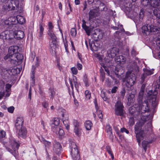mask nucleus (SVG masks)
<instances>
[{"label":"nucleus","mask_w":160,"mask_h":160,"mask_svg":"<svg viewBox=\"0 0 160 160\" xmlns=\"http://www.w3.org/2000/svg\"><path fill=\"white\" fill-rule=\"evenodd\" d=\"M160 86V76L159 79L154 82L152 84V89L149 91L148 93V97L143 98L142 99L141 102H138L139 105V113L141 114L148 112L149 110L150 107L149 106L148 100L150 103H152V106L155 107L157 105V102L156 100L157 95L158 91Z\"/></svg>","instance_id":"f257e3e1"},{"label":"nucleus","mask_w":160,"mask_h":160,"mask_svg":"<svg viewBox=\"0 0 160 160\" xmlns=\"http://www.w3.org/2000/svg\"><path fill=\"white\" fill-rule=\"evenodd\" d=\"M153 116L151 115H142L141 119L137 123L134 127L135 133L139 146L141 144V141L143 138L144 131L151 129L152 119Z\"/></svg>","instance_id":"f03ea898"},{"label":"nucleus","mask_w":160,"mask_h":160,"mask_svg":"<svg viewBox=\"0 0 160 160\" xmlns=\"http://www.w3.org/2000/svg\"><path fill=\"white\" fill-rule=\"evenodd\" d=\"M136 81L135 74L130 72H127L125 77L123 78V81L125 83V87H124L120 92L121 95L124 98L126 92L129 93L128 91H132V86Z\"/></svg>","instance_id":"7ed1b4c3"},{"label":"nucleus","mask_w":160,"mask_h":160,"mask_svg":"<svg viewBox=\"0 0 160 160\" xmlns=\"http://www.w3.org/2000/svg\"><path fill=\"white\" fill-rule=\"evenodd\" d=\"M142 29L143 33L146 35H150L159 33L160 28L151 24H146L142 27Z\"/></svg>","instance_id":"20e7f679"},{"label":"nucleus","mask_w":160,"mask_h":160,"mask_svg":"<svg viewBox=\"0 0 160 160\" xmlns=\"http://www.w3.org/2000/svg\"><path fill=\"white\" fill-rule=\"evenodd\" d=\"M124 107L122 103L118 100L115 103L114 108L115 114L118 116H122L124 114Z\"/></svg>","instance_id":"39448f33"},{"label":"nucleus","mask_w":160,"mask_h":160,"mask_svg":"<svg viewBox=\"0 0 160 160\" xmlns=\"http://www.w3.org/2000/svg\"><path fill=\"white\" fill-rule=\"evenodd\" d=\"M37 62L35 64V66L34 65L32 66V69L31 74V86H33L35 84V70L36 67L39 65L40 60L38 59V58H36Z\"/></svg>","instance_id":"423d86ee"},{"label":"nucleus","mask_w":160,"mask_h":160,"mask_svg":"<svg viewBox=\"0 0 160 160\" xmlns=\"http://www.w3.org/2000/svg\"><path fill=\"white\" fill-rule=\"evenodd\" d=\"M18 68H13L7 70L3 69L2 70L1 74L2 76H4L7 73H8L10 75H15L19 73V71Z\"/></svg>","instance_id":"0eeeda50"},{"label":"nucleus","mask_w":160,"mask_h":160,"mask_svg":"<svg viewBox=\"0 0 160 160\" xmlns=\"http://www.w3.org/2000/svg\"><path fill=\"white\" fill-rule=\"evenodd\" d=\"M18 48L17 46H10L8 49V53L7 55H8V57H12V56H15L18 53Z\"/></svg>","instance_id":"6e6552de"},{"label":"nucleus","mask_w":160,"mask_h":160,"mask_svg":"<svg viewBox=\"0 0 160 160\" xmlns=\"http://www.w3.org/2000/svg\"><path fill=\"white\" fill-rule=\"evenodd\" d=\"M144 73L142 74L141 77V82H143L144 81L145 78L148 76L151 75L153 74V70H150L147 68H144L143 69Z\"/></svg>","instance_id":"1a4fd4ad"},{"label":"nucleus","mask_w":160,"mask_h":160,"mask_svg":"<svg viewBox=\"0 0 160 160\" xmlns=\"http://www.w3.org/2000/svg\"><path fill=\"white\" fill-rule=\"evenodd\" d=\"M119 49L116 48H113L107 51L108 56L112 58L116 56L119 52Z\"/></svg>","instance_id":"9d476101"},{"label":"nucleus","mask_w":160,"mask_h":160,"mask_svg":"<svg viewBox=\"0 0 160 160\" xmlns=\"http://www.w3.org/2000/svg\"><path fill=\"white\" fill-rule=\"evenodd\" d=\"M69 82L70 86L72 90V91H73V84L77 89L78 88L80 84L78 82L77 78L75 76H72V79H69Z\"/></svg>","instance_id":"9b49d317"},{"label":"nucleus","mask_w":160,"mask_h":160,"mask_svg":"<svg viewBox=\"0 0 160 160\" xmlns=\"http://www.w3.org/2000/svg\"><path fill=\"white\" fill-rule=\"evenodd\" d=\"M62 149V147L60 143L55 141L53 144V150L55 153L58 155L61 153Z\"/></svg>","instance_id":"f8f14e48"},{"label":"nucleus","mask_w":160,"mask_h":160,"mask_svg":"<svg viewBox=\"0 0 160 160\" xmlns=\"http://www.w3.org/2000/svg\"><path fill=\"white\" fill-rule=\"evenodd\" d=\"M89 45L90 49L92 51H96L98 50L99 45L97 41H89Z\"/></svg>","instance_id":"ddd939ff"},{"label":"nucleus","mask_w":160,"mask_h":160,"mask_svg":"<svg viewBox=\"0 0 160 160\" xmlns=\"http://www.w3.org/2000/svg\"><path fill=\"white\" fill-rule=\"evenodd\" d=\"M18 137L19 138H25L27 137V132L25 127H22L20 129L17 130Z\"/></svg>","instance_id":"4468645a"},{"label":"nucleus","mask_w":160,"mask_h":160,"mask_svg":"<svg viewBox=\"0 0 160 160\" xmlns=\"http://www.w3.org/2000/svg\"><path fill=\"white\" fill-rule=\"evenodd\" d=\"M23 120L22 117H18L16 120L15 127L17 130L20 129L22 127H25L23 126Z\"/></svg>","instance_id":"2eb2a0df"},{"label":"nucleus","mask_w":160,"mask_h":160,"mask_svg":"<svg viewBox=\"0 0 160 160\" xmlns=\"http://www.w3.org/2000/svg\"><path fill=\"white\" fill-rule=\"evenodd\" d=\"M70 148L71 150L72 156H75V155L79 154L78 150L77 148V145L74 142H72L71 143Z\"/></svg>","instance_id":"dca6fc26"},{"label":"nucleus","mask_w":160,"mask_h":160,"mask_svg":"<svg viewBox=\"0 0 160 160\" xmlns=\"http://www.w3.org/2000/svg\"><path fill=\"white\" fill-rule=\"evenodd\" d=\"M145 85L143 84L141 87L140 91L139 92V95L137 101L139 102H141L142 99L143 97L144 93L145 91Z\"/></svg>","instance_id":"f3484780"},{"label":"nucleus","mask_w":160,"mask_h":160,"mask_svg":"<svg viewBox=\"0 0 160 160\" xmlns=\"http://www.w3.org/2000/svg\"><path fill=\"white\" fill-rule=\"evenodd\" d=\"M52 130L56 134H58L59 136H62L64 134V131L61 128L59 127H56L52 128Z\"/></svg>","instance_id":"a211bd4d"},{"label":"nucleus","mask_w":160,"mask_h":160,"mask_svg":"<svg viewBox=\"0 0 160 160\" xmlns=\"http://www.w3.org/2000/svg\"><path fill=\"white\" fill-rule=\"evenodd\" d=\"M135 93V91H132L129 94L128 100V103L130 105H131V103H133L134 102Z\"/></svg>","instance_id":"6ab92c4d"},{"label":"nucleus","mask_w":160,"mask_h":160,"mask_svg":"<svg viewBox=\"0 0 160 160\" xmlns=\"http://www.w3.org/2000/svg\"><path fill=\"white\" fill-rule=\"evenodd\" d=\"M82 27L85 31L87 35L89 36L90 35L92 31V29L89 27L87 26L86 24V22L84 20H82Z\"/></svg>","instance_id":"aec40b11"},{"label":"nucleus","mask_w":160,"mask_h":160,"mask_svg":"<svg viewBox=\"0 0 160 160\" xmlns=\"http://www.w3.org/2000/svg\"><path fill=\"white\" fill-rule=\"evenodd\" d=\"M40 140L41 142L44 145L45 147L46 151L47 150V149H49L51 147V142L50 141L46 140L45 138L43 137H41L40 139Z\"/></svg>","instance_id":"412c9836"},{"label":"nucleus","mask_w":160,"mask_h":160,"mask_svg":"<svg viewBox=\"0 0 160 160\" xmlns=\"http://www.w3.org/2000/svg\"><path fill=\"white\" fill-rule=\"evenodd\" d=\"M89 20L91 21L94 18L96 17L98 14V12L95 9H92L90 10L89 12Z\"/></svg>","instance_id":"4be33fe9"},{"label":"nucleus","mask_w":160,"mask_h":160,"mask_svg":"<svg viewBox=\"0 0 160 160\" xmlns=\"http://www.w3.org/2000/svg\"><path fill=\"white\" fill-rule=\"evenodd\" d=\"M11 18H9L4 21V23L7 26L8 28H12L15 26V24L13 23V22L11 21Z\"/></svg>","instance_id":"5701e85b"},{"label":"nucleus","mask_w":160,"mask_h":160,"mask_svg":"<svg viewBox=\"0 0 160 160\" xmlns=\"http://www.w3.org/2000/svg\"><path fill=\"white\" fill-rule=\"evenodd\" d=\"M154 15L157 18V22L160 23V8L155 9L153 12Z\"/></svg>","instance_id":"b1692460"},{"label":"nucleus","mask_w":160,"mask_h":160,"mask_svg":"<svg viewBox=\"0 0 160 160\" xmlns=\"http://www.w3.org/2000/svg\"><path fill=\"white\" fill-rule=\"evenodd\" d=\"M11 57H8V55H7L5 57V59L8 60L10 61V62L13 65H17L18 62H19L15 58V59H13Z\"/></svg>","instance_id":"393cba45"},{"label":"nucleus","mask_w":160,"mask_h":160,"mask_svg":"<svg viewBox=\"0 0 160 160\" xmlns=\"http://www.w3.org/2000/svg\"><path fill=\"white\" fill-rule=\"evenodd\" d=\"M15 37L18 39L22 38L24 37V32L21 30L18 31L15 33Z\"/></svg>","instance_id":"a878e982"},{"label":"nucleus","mask_w":160,"mask_h":160,"mask_svg":"<svg viewBox=\"0 0 160 160\" xmlns=\"http://www.w3.org/2000/svg\"><path fill=\"white\" fill-rule=\"evenodd\" d=\"M160 4V0H150V5L154 8L158 7Z\"/></svg>","instance_id":"bb28decb"},{"label":"nucleus","mask_w":160,"mask_h":160,"mask_svg":"<svg viewBox=\"0 0 160 160\" xmlns=\"http://www.w3.org/2000/svg\"><path fill=\"white\" fill-rule=\"evenodd\" d=\"M115 61L116 62H118L119 63L122 62H124L126 60L125 57L122 55H119L117 56L115 58Z\"/></svg>","instance_id":"cd10ccee"},{"label":"nucleus","mask_w":160,"mask_h":160,"mask_svg":"<svg viewBox=\"0 0 160 160\" xmlns=\"http://www.w3.org/2000/svg\"><path fill=\"white\" fill-rule=\"evenodd\" d=\"M10 143L12 145V148H18L19 146V145L14 138H11L10 139Z\"/></svg>","instance_id":"c85d7f7f"},{"label":"nucleus","mask_w":160,"mask_h":160,"mask_svg":"<svg viewBox=\"0 0 160 160\" xmlns=\"http://www.w3.org/2000/svg\"><path fill=\"white\" fill-rule=\"evenodd\" d=\"M106 128L107 132L109 135L110 138L112 139L113 138V136L111 127L108 124L106 126Z\"/></svg>","instance_id":"c756f323"},{"label":"nucleus","mask_w":160,"mask_h":160,"mask_svg":"<svg viewBox=\"0 0 160 160\" xmlns=\"http://www.w3.org/2000/svg\"><path fill=\"white\" fill-rule=\"evenodd\" d=\"M18 22L20 24H23L25 22L24 18L21 16L18 15L16 17Z\"/></svg>","instance_id":"7c9ffc66"},{"label":"nucleus","mask_w":160,"mask_h":160,"mask_svg":"<svg viewBox=\"0 0 160 160\" xmlns=\"http://www.w3.org/2000/svg\"><path fill=\"white\" fill-rule=\"evenodd\" d=\"M14 57H15V58L18 61L19 63L21 62L23 59V55L19 53L16 54Z\"/></svg>","instance_id":"2f4dec72"},{"label":"nucleus","mask_w":160,"mask_h":160,"mask_svg":"<svg viewBox=\"0 0 160 160\" xmlns=\"http://www.w3.org/2000/svg\"><path fill=\"white\" fill-rule=\"evenodd\" d=\"M84 125L86 129L88 130H89L91 129L92 126V124L91 121H87L85 122Z\"/></svg>","instance_id":"473e14b6"},{"label":"nucleus","mask_w":160,"mask_h":160,"mask_svg":"<svg viewBox=\"0 0 160 160\" xmlns=\"http://www.w3.org/2000/svg\"><path fill=\"white\" fill-rule=\"evenodd\" d=\"M82 132V130L80 127L74 128V132L79 137L81 136Z\"/></svg>","instance_id":"72a5a7b5"},{"label":"nucleus","mask_w":160,"mask_h":160,"mask_svg":"<svg viewBox=\"0 0 160 160\" xmlns=\"http://www.w3.org/2000/svg\"><path fill=\"white\" fill-rule=\"evenodd\" d=\"M144 11L143 9H141L139 14V21L138 22V23H140L142 22V20L144 17Z\"/></svg>","instance_id":"f704fd0d"},{"label":"nucleus","mask_w":160,"mask_h":160,"mask_svg":"<svg viewBox=\"0 0 160 160\" xmlns=\"http://www.w3.org/2000/svg\"><path fill=\"white\" fill-rule=\"evenodd\" d=\"M57 41L52 40L49 43V45L52 50L55 49L57 47Z\"/></svg>","instance_id":"c9c22d12"},{"label":"nucleus","mask_w":160,"mask_h":160,"mask_svg":"<svg viewBox=\"0 0 160 160\" xmlns=\"http://www.w3.org/2000/svg\"><path fill=\"white\" fill-rule=\"evenodd\" d=\"M50 40H57V38L54 34L53 32H48Z\"/></svg>","instance_id":"e433bc0d"},{"label":"nucleus","mask_w":160,"mask_h":160,"mask_svg":"<svg viewBox=\"0 0 160 160\" xmlns=\"http://www.w3.org/2000/svg\"><path fill=\"white\" fill-rule=\"evenodd\" d=\"M59 124V119L58 118H55L53 121V122H52V124L54 125V126H52V128L53 127H59L58 126V125Z\"/></svg>","instance_id":"4c0bfd02"},{"label":"nucleus","mask_w":160,"mask_h":160,"mask_svg":"<svg viewBox=\"0 0 160 160\" xmlns=\"http://www.w3.org/2000/svg\"><path fill=\"white\" fill-rule=\"evenodd\" d=\"M49 92L50 93V96L51 97V98L53 99L56 94V90H55L53 88H50L49 89Z\"/></svg>","instance_id":"58836bf2"},{"label":"nucleus","mask_w":160,"mask_h":160,"mask_svg":"<svg viewBox=\"0 0 160 160\" xmlns=\"http://www.w3.org/2000/svg\"><path fill=\"white\" fill-rule=\"evenodd\" d=\"M12 2V4L13 6L14 9H15L18 8L19 6V1L17 0H11Z\"/></svg>","instance_id":"ea45409f"},{"label":"nucleus","mask_w":160,"mask_h":160,"mask_svg":"<svg viewBox=\"0 0 160 160\" xmlns=\"http://www.w3.org/2000/svg\"><path fill=\"white\" fill-rule=\"evenodd\" d=\"M39 37L40 38H41L42 37L43 35V32L44 30V28L43 27L41 23L39 24Z\"/></svg>","instance_id":"a19ab883"},{"label":"nucleus","mask_w":160,"mask_h":160,"mask_svg":"<svg viewBox=\"0 0 160 160\" xmlns=\"http://www.w3.org/2000/svg\"><path fill=\"white\" fill-rule=\"evenodd\" d=\"M100 76L102 77V82L104 80L105 78V73L104 70L102 68H101L100 70Z\"/></svg>","instance_id":"79ce46f5"},{"label":"nucleus","mask_w":160,"mask_h":160,"mask_svg":"<svg viewBox=\"0 0 160 160\" xmlns=\"http://www.w3.org/2000/svg\"><path fill=\"white\" fill-rule=\"evenodd\" d=\"M85 99L86 100H89L91 97V93L90 91L88 90H86L85 92Z\"/></svg>","instance_id":"37998d69"},{"label":"nucleus","mask_w":160,"mask_h":160,"mask_svg":"<svg viewBox=\"0 0 160 160\" xmlns=\"http://www.w3.org/2000/svg\"><path fill=\"white\" fill-rule=\"evenodd\" d=\"M48 32H52L53 31V29L54 27L51 22H49L48 24Z\"/></svg>","instance_id":"c03bdc74"},{"label":"nucleus","mask_w":160,"mask_h":160,"mask_svg":"<svg viewBox=\"0 0 160 160\" xmlns=\"http://www.w3.org/2000/svg\"><path fill=\"white\" fill-rule=\"evenodd\" d=\"M149 142L147 141H143L142 142V145L145 152H146L147 149L148 145Z\"/></svg>","instance_id":"a18cd8bd"},{"label":"nucleus","mask_w":160,"mask_h":160,"mask_svg":"<svg viewBox=\"0 0 160 160\" xmlns=\"http://www.w3.org/2000/svg\"><path fill=\"white\" fill-rule=\"evenodd\" d=\"M6 5L8 7V8L9 9V10H15V9H14V8H13V6L12 4V2L11 0L8 1Z\"/></svg>","instance_id":"49530a36"},{"label":"nucleus","mask_w":160,"mask_h":160,"mask_svg":"<svg viewBox=\"0 0 160 160\" xmlns=\"http://www.w3.org/2000/svg\"><path fill=\"white\" fill-rule=\"evenodd\" d=\"M149 0H142L141 4L144 7H146L148 5H150V2Z\"/></svg>","instance_id":"de8ad7c7"},{"label":"nucleus","mask_w":160,"mask_h":160,"mask_svg":"<svg viewBox=\"0 0 160 160\" xmlns=\"http://www.w3.org/2000/svg\"><path fill=\"white\" fill-rule=\"evenodd\" d=\"M98 8L100 11H106L107 10L108 8H107L105 6L104 4L103 3V5H101V4H100L99 7Z\"/></svg>","instance_id":"09e8293b"},{"label":"nucleus","mask_w":160,"mask_h":160,"mask_svg":"<svg viewBox=\"0 0 160 160\" xmlns=\"http://www.w3.org/2000/svg\"><path fill=\"white\" fill-rule=\"evenodd\" d=\"M106 149L108 153L111 155L112 158L113 159L114 157L112 153V152L111 150L110 147L108 146H107L106 147Z\"/></svg>","instance_id":"8fccbe9b"},{"label":"nucleus","mask_w":160,"mask_h":160,"mask_svg":"<svg viewBox=\"0 0 160 160\" xmlns=\"http://www.w3.org/2000/svg\"><path fill=\"white\" fill-rule=\"evenodd\" d=\"M83 81L85 84V86L86 87L88 86H89V84L87 75H84L83 78Z\"/></svg>","instance_id":"3c124183"},{"label":"nucleus","mask_w":160,"mask_h":160,"mask_svg":"<svg viewBox=\"0 0 160 160\" xmlns=\"http://www.w3.org/2000/svg\"><path fill=\"white\" fill-rule=\"evenodd\" d=\"M63 124L65 126L67 130H69V126L68 125L69 122L68 120H64L63 121Z\"/></svg>","instance_id":"603ef678"},{"label":"nucleus","mask_w":160,"mask_h":160,"mask_svg":"<svg viewBox=\"0 0 160 160\" xmlns=\"http://www.w3.org/2000/svg\"><path fill=\"white\" fill-rule=\"evenodd\" d=\"M154 41L155 42L156 45L160 49V38H155Z\"/></svg>","instance_id":"864d4df0"},{"label":"nucleus","mask_w":160,"mask_h":160,"mask_svg":"<svg viewBox=\"0 0 160 160\" xmlns=\"http://www.w3.org/2000/svg\"><path fill=\"white\" fill-rule=\"evenodd\" d=\"M94 4L95 5V7L96 8H98V7H99L100 4H101V5H103V3L101 2V1L100 0H97L96 2H94Z\"/></svg>","instance_id":"5fc2aeb1"},{"label":"nucleus","mask_w":160,"mask_h":160,"mask_svg":"<svg viewBox=\"0 0 160 160\" xmlns=\"http://www.w3.org/2000/svg\"><path fill=\"white\" fill-rule=\"evenodd\" d=\"M71 34L73 37H75L76 35V30L75 28H72L71 30Z\"/></svg>","instance_id":"6e6d98bb"},{"label":"nucleus","mask_w":160,"mask_h":160,"mask_svg":"<svg viewBox=\"0 0 160 160\" xmlns=\"http://www.w3.org/2000/svg\"><path fill=\"white\" fill-rule=\"evenodd\" d=\"M134 118L133 117H131L129 118V124L131 126H132L134 124Z\"/></svg>","instance_id":"4d7b16f0"},{"label":"nucleus","mask_w":160,"mask_h":160,"mask_svg":"<svg viewBox=\"0 0 160 160\" xmlns=\"http://www.w3.org/2000/svg\"><path fill=\"white\" fill-rule=\"evenodd\" d=\"M7 34L6 33V32H2L0 36V38H2L3 39H7Z\"/></svg>","instance_id":"13d9d810"},{"label":"nucleus","mask_w":160,"mask_h":160,"mask_svg":"<svg viewBox=\"0 0 160 160\" xmlns=\"http://www.w3.org/2000/svg\"><path fill=\"white\" fill-rule=\"evenodd\" d=\"M6 136V132L3 130L0 131V138H4Z\"/></svg>","instance_id":"bf43d9fd"},{"label":"nucleus","mask_w":160,"mask_h":160,"mask_svg":"<svg viewBox=\"0 0 160 160\" xmlns=\"http://www.w3.org/2000/svg\"><path fill=\"white\" fill-rule=\"evenodd\" d=\"M73 160H80V156L79 154L72 156Z\"/></svg>","instance_id":"052dcab7"},{"label":"nucleus","mask_w":160,"mask_h":160,"mask_svg":"<svg viewBox=\"0 0 160 160\" xmlns=\"http://www.w3.org/2000/svg\"><path fill=\"white\" fill-rule=\"evenodd\" d=\"M132 66L131 68L132 69H135L137 67V62L135 61H133L131 62Z\"/></svg>","instance_id":"680f3d73"},{"label":"nucleus","mask_w":160,"mask_h":160,"mask_svg":"<svg viewBox=\"0 0 160 160\" xmlns=\"http://www.w3.org/2000/svg\"><path fill=\"white\" fill-rule=\"evenodd\" d=\"M12 85L9 84H7L6 85V91L7 92H9L11 90V88Z\"/></svg>","instance_id":"e2e57ef3"},{"label":"nucleus","mask_w":160,"mask_h":160,"mask_svg":"<svg viewBox=\"0 0 160 160\" xmlns=\"http://www.w3.org/2000/svg\"><path fill=\"white\" fill-rule=\"evenodd\" d=\"M101 96L102 98L104 101H107L108 99V98L107 97L105 93L104 92H102L101 93Z\"/></svg>","instance_id":"0e129e2a"},{"label":"nucleus","mask_w":160,"mask_h":160,"mask_svg":"<svg viewBox=\"0 0 160 160\" xmlns=\"http://www.w3.org/2000/svg\"><path fill=\"white\" fill-rule=\"evenodd\" d=\"M120 32L119 31H117L115 32L114 33V36L116 38H117L118 40L120 39V37L119 35Z\"/></svg>","instance_id":"69168bd1"},{"label":"nucleus","mask_w":160,"mask_h":160,"mask_svg":"<svg viewBox=\"0 0 160 160\" xmlns=\"http://www.w3.org/2000/svg\"><path fill=\"white\" fill-rule=\"evenodd\" d=\"M71 70L72 73L75 75L77 74L78 73V70L77 69L75 68H71Z\"/></svg>","instance_id":"338daca9"},{"label":"nucleus","mask_w":160,"mask_h":160,"mask_svg":"<svg viewBox=\"0 0 160 160\" xmlns=\"http://www.w3.org/2000/svg\"><path fill=\"white\" fill-rule=\"evenodd\" d=\"M97 36V38L98 39H102L103 37V34L102 32H99L98 33Z\"/></svg>","instance_id":"774afa93"}]
</instances>
